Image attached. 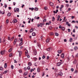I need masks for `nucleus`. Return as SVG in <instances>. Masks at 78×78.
<instances>
[{"instance_id": "obj_9", "label": "nucleus", "mask_w": 78, "mask_h": 78, "mask_svg": "<svg viewBox=\"0 0 78 78\" xmlns=\"http://www.w3.org/2000/svg\"><path fill=\"white\" fill-rule=\"evenodd\" d=\"M44 25V22L42 23H40V26L41 27H42V25Z\"/></svg>"}, {"instance_id": "obj_47", "label": "nucleus", "mask_w": 78, "mask_h": 78, "mask_svg": "<svg viewBox=\"0 0 78 78\" xmlns=\"http://www.w3.org/2000/svg\"><path fill=\"white\" fill-rule=\"evenodd\" d=\"M8 40H9V41H10V40H11V39H10V37H8Z\"/></svg>"}, {"instance_id": "obj_4", "label": "nucleus", "mask_w": 78, "mask_h": 78, "mask_svg": "<svg viewBox=\"0 0 78 78\" xmlns=\"http://www.w3.org/2000/svg\"><path fill=\"white\" fill-rule=\"evenodd\" d=\"M5 10H4L2 12L0 10V14H5Z\"/></svg>"}, {"instance_id": "obj_56", "label": "nucleus", "mask_w": 78, "mask_h": 78, "mask_svg": "<svg viewBox=\"0 0 78 78\" xmlns=\"http://www.w3.org/2000/svg\"><path fill=\"white\" fill-rule=\"evenodd\" d=\"M75 22H75V21H74V20H73L72 22V23H75Z\"/></svg>"}, {"instance_id": "obj_44", "label": "nucleus", "mask_w": 78, "mask_h": 78, "mask_svg": "<svg viewBox=\"0 0 78 78\" xmlns=\"http://www.w3.org/2000/svg\"><path fill=\"white\" fill-rule=\"evenodd\" d=\"M27 69H28V70H30V66H28L27 68Z\"/></svg>"}, {"instance_id": "obj_50", "label": "nucleus", "mask_w": 78, "mask_h": 78, "mask_svg": "<svg viewBox=\"0 0 78 78\" xmlns=\"http://www.w3.org/2000/svg\"><path fill=\"white\" fill-rule=\"evenodd\" d=\"M47 21V20L46 19H44V20H43V22H46Z\"/></svg>"}, {"instance_id": "obj_23", "label": "nucleus", "mask_w": 78, "mask_h": 78, "mask_svg": "<svg viewBox=\"0 0 78 78\" xmlns=\"http://www.w3.org/2000/svg\"><path fill=\"white\" fill-rule=\"evenodd\" d=\"M27 74H28V72H25L24 73V75H27Z\"/></svg>"}, {"instance_id": "obj_42", "label": "nucleus", "mask_w": 78, "mask_h": 78, "mask_svg": "<svg viewBox=\"0 0 78 78\" xmlns=\"http://www.w3.org/2000/svg\"><path fill=\"white\" fill-rule=\"evenodd\" d=\"M14 12H17V10H16V8H15L14 9Z\"/></svg>"}, {"instance_id": "obj_53", "label": "nucleus", "mask_w": 78, "mask_h": 78, "mask_svg": "<svg viewBox=\"0 0 78 78\" xmlns=\"http://www.w3.org/2000/svg\"><path fill=\"white\" fill-rule=\"evenodd\" d=\"M39 19H40V18L39 16H38L37 18H36V19H38V20Z\"/></svg>"}, {"instance_id": "obj_49", "label": "nucleus", "mask_w": 78, "mask_h": 78, "mask_svg": "<svg viewBox=\"0 0 78 78\" xmlns=\"http://www.w3.org/2000/svg\"><path fill=\"white\" fill-rule=\"evenodd\" d=\"M4 7L5 8H6V7H7V5H6V4L5 5Z\"/></svg>"}, {"instance_id": "obj_35", "label": "nucleus", "mask_w": 78, "mask_h": 78, "mask_svg": "<svg viewBox=\"0 0 78 78\" xmlns=\"http://www.w3.org/2000/svg\"><path fill=\"white\" fill-rule=\"evenodd\" d=\"M14 38V37H13L12 38H11L10 39L11 41H12V40H13V39Z\"/></svg>"}, {"instance_id": "obj_30", "label": "nucleus", "mask_w": 78, "mask_h": 78, "mask_svg": "<svg viewBox=\"0 0 78 78\" xmlns=\"http://www.w3.org/2000/svg\"><path fill=\"white\" fill-rule=\"evenodd\" d=\"M21 55H22V51H20L19 52V56H21Z\"/></svg>"}, {"instance_id": "obj_11", "label": "nucleus", "mask_w": 78, "mask_h": 78, "mask_svg": "<svg viewBox=\"0 0 78 78\" xmlns=\"http://www.w3.org/2000/svg\"><path fill=\"white\" fill-rule=\"evenodd\" d=\"M74 50L76 51V50L78 49V47L77 46L75 47L74 48Z\"/></svg>"}, {"instance_id": "obj_62", "label": "nucleus", "mask_w": 78, "mask_h": 78, "mask_svg": "<svg viewBox=\"0 0 78 78\" xmlns=\"http://www.w3.org/2000/svg\"><path fill=\"white\" fill-rule=\"evenodd\" d=\"M17 38H15V40L14 41L16 42H17Z\"/></svg>"}, {"instance_id": "obj_32", "label": "nucleus", "mask_w": 78, "mask_h": 78, "mask_svg": "<svg viewBox=\"0 0 78 78\" xmlns=\"http://www.w3.org/2000/svg\"><path fill=\"white\" fill-rule=\"evenodd\" d=\"M72 38H70L69 39V42H72Z\"/></svg>"}, {"instance_id": "obj_40", "label": "nucleus", "mask_w": 78, "mask_h": 78, "mask_svg": "<svg viewBox=\"0 0 78 78\" xmlns=\"http://www.w3.org/2000/svg\"><path fill=\"white\" fill-rule=\"evenodd\" d=\"M45 72H43V75L42 76H44V75H45Z\"/></svg>"}, {"instance_id": "obj_16", "label": "nucleus", "mask_w": 78, "mask_h": 78, "mask_svg": "<svg viewBox=\"0 0 78 78\" xmlns=\"http://www.w3.org/2000/svg\"><path fill=\"white\" fill-rule=\"evenodd\" d=\"M6 67H7V63H5L4 65V67L5 68H6Z\"/></svg>"}, {"instance_id": "obj_7", "label": "nucleus", "mask_w": 78, "mask_h": 78, "mask_svg": "<svg viewBox=\"0 0 78 78\" xmlns=\"http://www.w3.org/2000/svg\"><path fill=\"white\" fill-rule=\"evenodd\" d=\"M61 58H64V54L63 53H62L61 55Z\"/></svg>"}, {"instance_id": "obj_51", "label": "nucleus", "mask_w": 78, "mask_h": 78, "mask_svg": "<svg viewBox=\"0 0 78 78\" xmlns=\"http://www.w3.org/2000/svg\"><path fill=\"white\" fill-rule=\"evenodd\" d=\"M73 33H75V29H73Z\"/></svg>"}, {"instance_id": "obj_64", "label": "nucleus", "mask_w": 78, "mask_h": 78, "mask_svg": "<svg viewBox=\"0 0 78 78\" xmlns=\"http://www.w3.org/2000/svg\"><path fill=\"white\" fill-rule=\"evenodd\" d=\"M76 57H78V54L76 55Z\"/></svg>"}, {"instance_id": "obj_21", "label": "nucleus", "mask_w": 78, "mask_h": 78, "mask_svg": "<svg viewBox=\"0 0 78 78\" xmlns=\"http://www.w3.org/2000/svg\"><path fill=\"white\" fill-rule=\"evenodd\" d=\"M49 29L51 30H52V29H53V27H52L50 26L49 27Z\"/></svg>"}, {"instance_id": "obj_63", "label": "nucleus", "mask_w": 78, "mask_h": 78, "mask_svg": "<svg viewBox=\"0 0 78 78\" xmlns=\"http://www.w3.org/2000/svg\"><path fill=\"white\" fill-rule=\"evenodd\" d=\"M19 72H20V73H21L22 72V70H20L19 71Z\"/></svg>"}, {"instance_id": "obj_29", "label": "nucleus", "mask_w": 78, "mask_h": 78, "mask_svg": "<svg viewBox=\"0 0 78 78\" xmlns=\"http://www.w3.org/2000/svg\"><path fill=\"white\" fill-rule=\"evenodd\" d=\"M28 66H31V63L30 62L28 64Z\"/></svg>"}, {"instance_id": "obj_2", "label": "nucleus", "mask_w": 78, "mask_h": 78, "mask_svg": "<svg viewBox=\"0 0 78 78\" xmlns=\"http://www.w3.org/2000/svg\"><path fill=\"white\" fill-rule=\"evenodd\" d=\"M5 51H6L5 50H4L3 51H2L1 52V55H4V53H5Z\"/></svg>"}, {"instance_id": "obj_15", "label": "nucleus", "mask_w": 78, "mask_h": 78, "mask_svg": "<svg viewBox=\"0 0 78 78\" xmlns=\"http://www.w3.org/2000/svg\"><path fill=\"white\" fill-rule=\"evenodd\" d=\"M7 72H8V70H6L3 73V74H5V73H6Z\"/></svg>"}, {"instance_id": "obj_17", "label": "nucleus", "mask_w": 78, "mask_h": 78, "mask_svg": "<svg viewBox=\"0 0 78 78\" xmlns=\"http://www.w3.org/2000/svg\"><path fill=\"white\" fill-rule=\"evenodd\" d=\"M22 44H23V42H21L20 43L19 45V46H21L22 45Z\"/></svg>"}, {"instance_id": "obj_60", "label": "nucleus", "mask_w": 78, "mask_h": 78, "mask_svg": "<svg viewBox=\"0 0 78 78\" xmlns=\"http://www.w3.org/2000/svg\"><path fill=\"white\" fill-rule=\"evenodd\" d=\"M49 25V23H46V25Z\"/></svg>"}, {"instance_id": "obj_6", "label": "nucleus", "mask_w": 78, "mask_h": 78, "mask_svg": "<svg viewBox=\"0 0 78 78\" xmlns=\"http://www.w3.org/2000/svg\"><path fill=\"white\" fill-rule=\"evenodd\" d=\"M34 53L35 55H37V51L35 50L34 51Z\"/></svg>"}, {"instance_id": "obj_58", "label": "nucleus", "mask_w": 78, "mask_h": 78, "mask_svg": "<svg viewBox=\"0 0 78 78\" xmlns=\"http://www.w3.org/2000/svg\"><path fill=\"white\" fill-rule=\"evenodd\" d=\"M8 22H9L8 20H6V23H8Z\"/></svg>"}, {"instance_id": "obj_31", "label": "nucleus", "mask_w": 78, "mask_h": 78, "mask_svg": "<svg viewBox=\"0 0 78 78\" xmlns=\"http://www.w3.org/2000/svg\"><path fill=\"white\" fill-rule=\"evenodd\" d=\"M55 36H59L58 34L57 33H55Z\"/></svg>"}, {"instance_id": "obj_22", "label": "nucleus", "mask_w": 78, "mask_h": 78, "mask_svg": "<svg viewBox=\"0 0 78 78\" xmlns=\"http://www.w3.org/2000/svg\"><path fill=\"white\" fill-rule=\"evenodd\" d=\"M62 30L64 31L65 30V28H64V27H62Z\"/></svg>"}, {"instance_id": "obj_8", "label": "nucleus", "mask_w": 78, "mask_h": 78, "mask_svg": "<svg viewBox=\"0 0 78 78\" xmlns=\"http://www.w3.org/2000/svg\"><path fill=\"white\" fill-rule=\"evenodd\" d=\"M58 12V9H57L56 10V11H53V12L55 13V14H56V13H57V12Z\"/></svg>"}, {"instance_id": "obj_46", "label": "nucleus", "mask_w": 78, "mask_h": 78, "mask_svg": "<svg viewBox=\"0 0 78 78\" xmlns=\"http://www.w3.org/2000/svg\"><path fill=\"white\" fill-rule=\"evenodd\" d=\"M58 69H55V72H58Z\"/></svg>"}, {"instance_id": "obj_55", "label": "nucleus", "mask_w": 78, "mask_h": 78, "mask_svg": "<svg viewBox=\"0 0 78 78\" xmlns=\"http://www.w3.org/2000/svg\"><path fill=\"white\" fill-rule=\"evenodd\" d=\"M59 28H62V27H61V25H60L59 26Z\"/></svg>"}, {"instance_id": "obj_25", "label": "nucleus", "mask_w": 78, "mask_h": 78, "mask_svg": "<svg viewBox=\"0 0 78 78\" xmlns=\"http://www.w3.org/2000/svg\"><path fill=\"white\" fill-rule=\"evenodd\" d=\"M49 41H50V39L49 38L48 39H47L46 40V42L47 43L48 42H49Z\"/></svg>"}, {"instance_id": "obj_36", "label": "nucleus", "mask_w": 78, "mask_h": 78, "mask_svg": "<svg viewBox=\"0 0 78 78\" xmlns=\"http://www.w3.org/2000/svg\"><path fill=\"white\" fill-rule=\"evenodd\" d=\"M54 20H55V17H54V16H53L52 18V21H54Z\"/></svg>"}, {"instance_id": "obj_5", "label": "nucleus", "mask_w": 78, "mask_h": 78, "mask_svg": "<svg viewBox=\"0 0 78 78\" xmlns=\"http://www.w3.org/2000/svg\"><path fill=\"white\" fill-rule=\"evenodd\" d=\"M17 22V20L16 19H14L12 21L13 23H16Z\"/></svg>"}, {"instance_id": "obj_27", "label": "nucleus", "mask_w": 78, "mask_h": 78, "mask_svg": "<svg viewBox=\"0 0 78 78\" xmlns=\"http://www.w3.org/2000/svg\"><path fill=\"white\" fill-rule=\"evenodd\" d=\"M50 5L51 6H53V3L52 2H51L50 3Z\"/></svg>"}, {"instance_id": "obj_54", "label": "nucleus", "mask_w": 78, "mask_h": 78, "mask_svg": "<svg viewBox=\"0 0 78 78\" xmlns=\"http://www.w3.org/2000/svg\"><path fill=\"white\" fill-rule=\"evenodd\" d=\"M72 2H73V1H72V0H70L69 1V3H72Z\"/></svg>"}, {"instance_id": "obj_61", "label": "nucleus", "mask_w": 78, "mask_h": 78, "mask_svg": "<svg viewBox=\"0 0 78 78\" xmlns=\"http://www.w3.org/2000/svg\"><path fill=\"white\" fill-rule=\"evenodd\" d=\"M71 70L72 72H73L74 70V69L73 68H71Z\"/></svg>"}, {"instance_id": "obj_18", "label": "nucleus", "mask_w": 78, "mask_h": 78, "mask_svg": "<svg viewBox=\"0 0 78 78\" xmlns=\"http://www.w3.org/2000/svg\"><path fill=\"white\" fill-rule=\"evenodd\" d=\"M37 72H40V68H38L37 69Z\"/></svg>"}, {"instance_id": "obj_45", "label": "nucleus", "mask_w": 78, "mask_h": 78, "mask_svg": "<svg viewBox=\"0 0 78 78\" xmlns=\"http://www.w3.org/2000/svg\"><path fill=\"white\" fill-rule=\"evenodd\" d=\"M12 54L11 53L10 54H9V56L10 57H11V56H12Z\"/></svg>"}, {"instance_id": "obj_20", "label": "nucleus", "mask_w": 78, "mask_h": 78, "mask_svg": "<svg viewBox=\"0 0 78 78\" xmlns=\"http://www.w3.org/2000/svg\"><path fill=\"white\" fill-rule=\"evenodd\" d=\"M37 47H38L39 48H40L41 47V44H37Z\"/></svg>"}, {"instance_id": "obj_19", "label": "nucleus", "mask_w": 78, "mask_h": 78, "mask_svg": "<svg viewBox=\"0 0 78 78\" xmlns=\"http://www.w3.org/2000/svg\"><path fill=\"white\" fill-rule=\"evenodd\" d=\"M58 19H57V21H58V20H59V18H60V16L58 15Z\"/></svg>"}, {"instance_id": "obj_52", "label": "nucleus", "mask_w": 78, "mask_h": 78, "mask_svg": "<svg viewBox=\"0 0 78 78\" xmlns=\"http://www.w3.org/2000/svg\"><path fill=\"white\" fill-rule=\"evenodd\" d=\"M68 32H70V29H68Z\"/></svg>"}, {"instance_id": "obj_38", "label": "nucleus", "mask_w": 78, "mask_h": 78, "mask_svg": "<svg viewBox=\"0 0 78 78\" xmlns=\"http://www.w3.org/2000/svg\"><path fill=\"white\" fill-rule=\"evenodd\" d=\"M12 48H11L9 51V52H11V51H12Z\"/></svg>"}, {"instance_id": "obj_12", "label": "nucleus", "mask_w": 78, "mask_h": 78, "mask_svg": "<svg viewBox=\"0 0 78 78\" xmlns=\"http://www.w3.org/2000/svg\"><path fill=\"white\" fill-rule=\"evenodd\" d=\"M58 75H60V76H62L63 74L62 73H58Z\"/></svg>"}, {"instance_id": "obj_13", "label": "nucleus", "mask_w": 78, "mask_h": 78, "mask_svg": "<svg viewBox=\"0 0 78 78\" xmlns=\"http://www.w3.org/2000/svg\"><path fill=\"white\" fill-rule=\"evenodd\" d=\"M32 35L33 36H36V33L35 32H33L32 33Z\"/></svg>"}, {"instance_id": "obj_3", "label": "nucleus", "mask_w": 78, "mask_h": 78, "mask_svg": "<svg viewBox=\"0 0 78 78\" xmlns=\"http://www.w3.org/2000/svg\"><path fill=\"white\" fill-rule=\"evenodd\" d=\"M47 50L48 51H51L52 50V49L51 48H48L47 49Z\"/></svg>"}, {"instance_id": "obj_14", "label": "nucleus", "mask_w": 78, "mask_h": 78, "mask_svg": "<svg viewBox=\"0 0 78 78\" xmlns=\"http://www.w3.org/2000/svg\"><path fill=\"white\" fill-rule=\"evenodd\" d=\"M11 13L10 12L8 13L7 14V16L9 17L10 16H11Z\"/></svg>"}, {"instance_id": "obj_48", "label": "nucleus", "mask_w": 78, "mask_h": 78, "mask_svg": "<svg viewBox=\"0 0 78 78\" xmlns=\"http://www.w3.org/2000/svg\"><path fill=\"white\" fill-rule=\"evenodd\" d=\"M45 58V56L44 55H43L42 57V58L43 59H44Z\"/></svg>"}, {"instance_id": "obj_43", "label": "nucleus", "mask_w": 78, "mask_h": 78, "mask_svg": "<svg viewBox=\"0 0 78 78\" xmlns=\"http://www.w3.org/2000/svg\"><path fill=\"white\" fill-rule=\"evenodd\" d=\"M41 41H42V38H43V36H41L40 37Z\"/></svg>"}, {"instance_id": "obj_57", "label": "nucleus", "mask_w": 78, "mask_h": 78, "mask_svg": "<svg viewBox=\"0 0 78 78\" xmlns=\"http://www.w3.org/2000/svg\"><path fill=\"white\" fill-rule=\"evenodd\" d=\"M64 42H67V40L66 39H65L64 41Z\"/></svg>"}, {"instance_id": "obj_37", "label": "nucleus", "mask_w": 78, "mask_h": 78, "mask_svg": "<svg viewBox=\"0 0 78 78\" xmlns=\"http://www.w3.org/2000/svg\"><path fill=\"white\" fill-rule=\"evenodd\" d=\"M11 68L12 69H14V66H13V65H12L11 66Z\"/></svg>"}, {"instance_id": "obj_41", "label": "nucleus", "mask_w": 78, "mask_h": 78, "mask_svg": "<svg viewBox=\"0 0 78 78\" xmlns=\"http://www.w3.org/2000/svg\"><path fill=\"white\" fill-rule=\"evenodd\" d=\"M76 60H75L73 62V63L74 64H76Z\"/></svg>"}, {"instance_id": "obj_34", "label": "nucleus", "mask_w": 78, "mask_h": 78, "mask_svg": "<svg viewBox=\"0 0 78 78\" xmlns=\"http://www.w3.org/2000/svg\"><path fill=\"white\" fill-rule=\"evenodd\" d=\"M0 70H3V68L1 66L0 68Z\"/></svg>"}, {"instance_id": "obj_1", "label": "nucleus", "mask_w": 78, "mask_h": 78, "mask_svg": "<svg viewBox=\"0 0 78 78\" xmlns=\"http://www.w3.org/2000/svg\"><path fill=\"white\" fill-rule=\"evenodd\" d=\"M62 63H63V62L62 63V62H59L57 64V66H61V64H62Z\"/></svg>"}, {"instance_id": "obj_10", "label": "nucleus", "mask_w": 78, "mask_h": 78, "mask_svg": "<svg viewBox=\"0 0 78 78\" xmlns=\"http://www.w3.org/2000/svg\"><path fill=\"white\" fill-rule=\"evenodd\" d=\"M58 52L59 54H61L62 53V51L61 50H59L58 51Z\"/></svg>"}, {"instance_id": "obj_26", "label": "nucleus", "mask_w": 78, "mask_h": 78, "mask_svg": "<svg viewBox=\"0 0 78 78\" xmlns=\"http://www.w3.org/2000/svg\"><path fill=\"white\" fill-rule=\"evenodd\" d=\"M34 10L35 11H38V9L37 8H35L34 9Z\"/></svg>"}, {"instance_id": "obj_28", "label": "nucleus", "mask_w": 78, "mask_h": 78, "mask_svg": "<svg viewBox=\"0 0 78 78\" xmlns=\"http://www.w3.org/2000/svg\"><path fill=\"white\" fill-rule=\"evenodd\" d=\"M16 11H17V12H19V8H16Z\"/></svg>"}, {"instance_id": "obj_39", "label": "nucleus", "mask_w": 78, "mask_h": 78, "mask_svg": "<svg viewBox=\"0 0 78 78\" xmlns=\"http://www.w3.org/2000/svg\"><path fill=\"white\" fill-rule=\"evenodd\" d=\"M33 29L32 28H31L30 30V33H31L32 32V31H33Z\"/></svg>"}, {"instance_id": "obj_59", "label": "nucleus", "mask_w": 78, "mask_h": 78, "mask_svg": "<svg viewBox=\"0 0 78 78\" xmlns=\"http://www.w3.org/2000/svg\"><path fill=\"white\" fill-rule=\"evenodd\" d=\"M34 59L35 61H36V60H37V58H34Z\"/></svg>"}, {"instance_id": "obj_33", "label": "nucleus", "mask_w": 78, "mask_h": 78, "mask_svg": "<svg viewBox=\"0 0 78 78\" xmlns=\"http://www.w3.org/2000/svg\"><path fill=\"white\" fill-rule=\"evenodd\" d=\"M47 6H45L44 8V9H45V10H47Z\"/></svg>"}, {"instance_id": "obj_24", "label": "nucleus", "mask_w": 78, "mask_h": 78, "mask_svg": "<svg viewBox=\"0 0 78 78\" xmlns=\"http://www.w3.org/2000/svg\"><path fill=\"white\" fill-rule=\"evenodd\" d=\"M28 51H26L25 53V54H26V55L27 56V55H28Z\"/></svg>"}]
</instances>
